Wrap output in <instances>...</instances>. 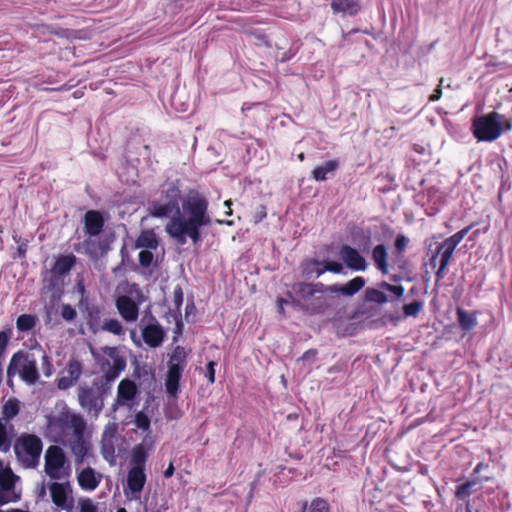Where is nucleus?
<instances>
[{"mask_svg":"<svg viewBox=\"0 0 512 512\" xmlns=\"http://www.w3.org/2000/svg\"><path fill=\"white\" fill-rule=\"evenodd\" d=\"M208 207L205 195L190 190L182 198L180 212L167 222L166 233L180 245L186 244L188 238L198 244L202 241L201 229L212 223Z\"/></svg>","mask_w":512,"mask_h":512,"instance_id":"1","label":"nucleus"},{"mask_svg":"<svg viewBox=\"0 0 512 512\" xmlns=\"http://www.w3.org/2000/svg\"><path fill=\"white\" fill-rule=\"evenodd\" d=\"M41 360V370L45 377L49 378L54 367L50 356L41 346L33 347L30 351H17L10 359L7 367L8 384L11 385L12 378L18 374L20 379L27 385H35L40 377L37 362Z\"/></svg>","mask_w":512,"mask_h":512,"instance_id":"2","label":"nucleus"},{"mask_svg":"<svg viewBox=\"0 0 512 512\" xmlns=\"http://www.w3.org/2000/svg\"><path fill=\"white\" fill-rule=\"evenodd\" d=\"M327 286L320 282H297L291 286L289 296L296 305L306 312L320 313L331 306L329 295L332 294L327 290Z\"/></svg>","mask_w":512,"mask_h":512,"instance_id":"3","label":"nucleus"},{"mask_svg":"<svg viewBox=\"0 0 512 512\" xmlns=\"http://www.w3.org/2000/svg\"><path fill=\"white\" fill-rule=\"evenodd\" d=\"M105 380L94 378L90 383L83 382L77 388L79 406L91 417L98 418L104 408V401L110 391Z\"/></svg>","mask_w":512,"mask_h":512,"instance_id":"4","label":"nucleus"},{"mask_svg":"<svg viewBox=\"0 0 512 512\" xmlns=\"http://www.w3.org/2000/svg\"><path fill=\"white\" fill-rule=\"evenodd\" d=\"M86 421L80 414L72 412L64 407L60 412L47 417V431L55 439L72 436L80 431H85Z\"/></svg>","mask_w":512,"mask_h":512,"instance_id":"5","label":"nucleus"},{"mask_svg":"<svg viewBox=\"0 0 512 512\" xmlns=\"http://www.w3.org/2000/svg\"><path fill=\"white\" fill-rule=\"evenodd\" d=\"M18 463L25 469H35L39 466L43 451V442L35 434L23 433L13 445Z\"/></svg>","mask_w":512,"mask_h":512,"instance_id":"6","label":"nucleus"},{"mask_svg":"<svg viewBox=\"0 0 512 512\" xmlns=\"http://www.w3.org/2000/svg\"><path fill=\"white\" fill-rule=\"evenodd\" d=\"M125 292L115 298V307L125 322L133 323L138 320L140 305L146 301V296L136 283L127 284Z\"/></svg>","mask_w":512,"mask_h":512,"instance_id":"7","label":"nucleus"},{"mask_svg":"<svg viewBox=\"0 0 512 512\" xmlns=\"http://www.w3.org/2000/svg\"><path fill=\"white\" fill-rule=\"evenodd\" d=\"M44 473L50 481L70 479L72 475L71 464L58 445L49 446L44 454Z\"/></svg>","mask_w":512,"mask_h":512,"instance_id":"8","label":"nucleus"},{"mask_svg":"<svg viewBox=\"0 0 512 512\" xmlns=\"http://www.w3.org/2000/svg\"><path fill=\"white\" fill-rule=\"evenodd\" d=\"M181 191L171 185L163 190L161 196L152 201L148 207L149 215L155 218H169V220L180 212Z\"/></svg>","mask_w":512,"mask_h":512,"instance_id":"9","label":"nucleus"},{"mask_svg":"<svg viewBox=\"0 0 512 512\" xmlns=\"http://www.w3.org/2000/svg\"><path fill=\"white\" fill-rule=\"evenodd\" d=\"M503 119H505V116L495 111L475 117L472 121V132L474 137L478 141H495L502 134Z\"/></svg>","mask_w":512,"mask_h":512,"instance_id":"10","label":"nucleus"},{"mask_svg":"<svg viewBox=\"0 0 512 512\" xmlns=\"http://www.w3.org/2000/svg\"><path fill=\"white\" fill-rule=\"evenodd\" d=\"M187 366V352L184 347L176 346L168 360V371L165 379L166 392L176 397L179 392V381Z\"/></svg>","mask_w":512,"mask_h":512,"instance_id":"11","label":"nucleus"},{"mask_svg":"<svg viewBox=\"0 0 512 512\" xmlns=\"http://www.w3.org/2000/svg\"><path fill=\"white\" fill-rule=\"evenodd\" d=\"M448 239L442 242L438 241V238L433 237L428 242V253L429 262L426 263L427 267H430L437 276V280L444 277L445 269L448 264Z\"/></svg>","mask_w":512,"mask_h":512,"instance_id":"12","label":"nucleus"},{"mask_svg":"<svg viewBox=\"0 0 512 512\" xmlns=\"http://www.w3.org/2000/svg\"><path fill=\"white\" fill-rule=\"evenodd\" d=\"M52 503L61 510L70 512L74 507L73 488L70 479L53 480L47 484Z\"/></svg>","mask_w":512,"mask_h":512,"instance_id":"13","label":"nucleus"},{"mask_svg":"<svg viewBox=\"0 0 512 512\" xmlns=\"http://www.w3.org/2000/svg\"><path fill=\"white\" fill-rule=\"evenodd\" d=\"M102 351L110 360L102 362L101 366L104 374L99 378L105 380L111 386V383L125 370L127 365L126 359L120 355L116 347L105 346L102 348Z\"/></svg>","mask_w":512,"mask_h":512,"instance_id":"14","label":"nucleus"},{"mask_svg":"<svg viewBox=\"0 0 512 512\" xmlns=\"http://www.w3.org/2000/svg\"><path fill=\"white\" fill-rule=\"evenodd\" d=\"M139 328L144 343L150 348H157L164 342L166 333L161 324L151 313L145 314L141 318Z\"/></svg>","mask_w":512,"mask_h":512,"instance_id":"15","label":"nucleus"},{"mask_svg":"<svg viewBox=\"0 0 512 512\" xmlns=\"http://www.w3.org/2000/svg\"><path fill=\"white\" fill-rule=\"evenodd\" d=\"M18 477L12 470L0 461V505L16 502L21 497V491L16 488Z\"/></svg>","mask_w":512,"mask_h":512,"instance_id":"16","label":"nucleus"},{"mask_svg":"<svg viewBox=\"0 0 512 512\" xmlns=\"http://www.w3.org/2000/svg\"><path fill=\"white\" fill-rule=\"evenodd\" d=\"M117 430L118 427L116 423H108L102 433L101 455L110 465H115L116 463L115 443Z\"/></svg>","mask_w":512,"mask_h":512,"instance_id":"17","label":"nucleus"},{"mask_svg":"<svg viewBox=\"0 0 512 512\" xmlns=\"http://www.w3.org/2000/svg\"><path fill=\"white\" fill-rule=\"evenodd\" d=\"M68 444L76 465L83 464L87 458L92 456L91 443L84 437V431L73 434Z\"/></svg>","mask_w":512,"mask_h":512,"instance_id":"18","label":"nucleus"},{"mask_svg":"<svg viewBox=\"0 0 512 512\" xmlns=\"http://www.w3.org/2000/svg\"><path fill=\"white\" fill-rule=\"evenodd\" d=\"M146 474L142 468L131 467L127 475V488L124 490L129 500H140V493L146 483Z\"/></svg>","mask_w":512,"mask_h":512,"instance_id":"19","label":"nucleus"},{"mask_svg":"<svg viewBox=\"0 0 512 512\" xmlns=\"http://www.w3.org/2000/svg\"><path fill=\"white\" fill-rule=\"evenodd\" d=\"M339 256L345 265L354 271H365L368 268L366 259L353 247L343 245L340 248Z\"/></svg>","mask_w":512,"mask_h":512,"instance_id":"20","label":"nucleus"},{"mask_svg":"<svg viewBox=\"0 0 512 512\" xmlns=\"http://www.w3.org/2000/svg\"><path fill=\"white\" fill-rule=\"evenodd\" d=\"M77 482L79 487L87 492L94 491L102 480V474L88 466L77 471Z\"/></svg>","mask_w":512,"mask_h":512,"instance_id":"21","label":"nucleus"},{"mask_svg":"<svg viewBox=\"0 0 512 512\" xmlns=\"http://www.w3.org/2000/svg\"><path fill=\"white\" fill-rule=\"evenodd\" d=\"M83 223L84 235L99 236L103 231L105 220L99 211L89 210L84 215Z\"/></svg>","mask_w":512,"mask_h":512,"instance_id":"22","label":"nucleus"},{"mask_svg":"<svg viewBox=\"0 0 512 512\" xmlns=\"http://www.w3.org/2000/svg\"><path fill=\"white\" fill-rule=\"evenodd\" d=\"M365 284H366L365 279L361 276H357V277L351 279L350 281H348L344 285H339V284L328 285L327 290L333 295L340 294L345 297H351V296L355 295L357 292H359L365 286Z\"/></svg>","mask_w":512,"mask_h":512,"instance_id":"23","label":"nucleus"},{"mask_svg":"<svg viewBox=\"0 0 512 512\" xmlns=\"http://www.w3.org/2000/svg\"><path fill=\"white\" fill-rule=\"evenodd\" d=\"M360 0H332L331 9L335 14H342L343 16H354L361 10Z\"/></svg>","mask_w":512,"mask_h":512,"instance_id":"24","label":"nucleus"},{"mask_svg":"<svg viewBox=\"0 0 512 512\" xmlns=\"http://www.w3.org/2000/svg\"><path fill=\"white\" fill-rule=\"evenodd\" d=\"M137 392L136 385L129 379H123L118 385L117 400L119 405H127Z\"/></svg>","mask_w":512,"mask_h":512,"instance_id":"25","label":"nucleus"},{"mask_svg":"<svg viewBox=\"0 0 512 512\" xmlns=\"http://www.w3.org/2000/svg\"><path fill=\"white\" fill-rule=\"evenodd\" d=\"M75 262L76 257L73 254L61 255L55 259L51 271L55 276L65 275L73 268Z\"/></svg>","mask_w":512,"mask_h":512,"instance_id":"26","label":"nucleus"},{"mask_svg":"<svg viewBox=\"0 0 512 512\" xmlns=\"http://www.w3.org/2000/svg\"><path fill=\"white\" fill-rule=\"evenodd\" d=\"M81 245L85 253L92 258H96L104 253V246L99 240V236L85 235Z\"/></svg>","mask_w":512,"mask_h":512,"instance_id":"27","label":"nucleus"},{"mask_svg":"<svg viewBox=\"0 0 512 512\" xmlns=\"http://www.w3.org/2000/svg\"><path fill=\"white\" fill-rule=\"evenodd\" d=\"M477 312H468L460 307L457 308L459 326L464 331H470L477 326Z\"/></svg>","mask_w":512,"mask_h":512,"instance_id":"28","label":"nucleus"},{"mask_svg":"<svg viewBox=\"0 0 512 512\" xmlns=\"http://www.w3.org/2000/svg\"><path fill=\"white\" fill-rule=\"evenodd\" d=\"M149 456V447L144 443L136 445L132 449L131 464L132 467L142 468L145 471V464Z\"/></svg>","mask_w":512,"mask_h":512,"instance_id":"29","label":"nucleus"},{"mask_svg":"<svg viewBox=\"0 0 512 512\" xmlns=\"http://www.w3.org/2000/svg\"><path fill=\"white\" fill-rule=\"evenodd\" d=\"M338 167V162L336 160H329L324 164L317 166L313 171L312 175L316 181H324L327 180L330 175H333Z\"/></svg>","mask_w":512,"mask_h":512,"instance_id":"30","label":"nucleus"},{"mask_svg":"<svg viewBox=\"0 0 512 512\" xmlns=\"http://www.w3.org/2000/svg\"><path fill=\"white\" fill-rule=\"evenodd\" d=\"M14 432V426L11 423L0 419V452H8L11 449L10 435Z\"/></svg>","mask_w":512,"mask_h":512,"instance_id":"31","label":"nucleus"},{"mask_svg":"<svg viewBox=\"0 0 512 512\" xmlns=\"http://www.w3.org/2000/svg\"><path fill=\"white\" fill-rule=\"evenodd\" d=\"M387 251L383 244H379L374 247L372 251V259L375 263V266L383 273H388V264H387Z\"/></svg>","mask_w":512,"mask_h":512,"instance_id":"32","label":"nucleus"},{"mask_svg":"<svg viewBox=\"0 0 512 512\" xmlns=\"http://www.w3.org/2000/svg\"><path fill=\"white\" fill-rule=\"evenodd\" d=\"M136 246L139 248H146L148 250L156 249L158 246V240L153 230L142 231L139 235Z\"/></svg>","mask_w":512,"mask_h":512,"instance_id":"33","label":"nucleus"},{"mask_svg":"<svg viewBox=\"0 0 512 512\" xmlns=\"http://www.w3.org/2000/svg\"><path fill=\"white\" fill-rule=\"evenodd\" d=\"M19 413V404L16 399H9L2 408V418L4 422L10 423Z\"/></svg>","mask_w":512,"mask_h":512,"instance_id":"34","label":"nucleus"},{"mask_svg":"<svg viewBox=\"0 0 512 512\" xmlns=\"http://www.w3.org/2000/svg\"><path fill=\"white\" fill-rule=\"evenodd\" d=\"M100 329L115 336H121L125 334V329L122 323L115 318L106 319L101 325Z\"/></svg>","mask_w":512,"mask_h":512,"instance_id":"35","label":"nucleus"},{"mask_svg":"<svg viewBox=\"0 0 512 512\" xmlns=\"http://www.w3.org/2000/svg\"><path fill=\"white\" fill-rule=\"evenodd\" d=\"M64 372L69 376L72 380L78 382L82 373H83V365L77 359H70L65 367Z\"/></svg>","mask_w":512,"mask_h":512,"instance_id":"36","label":"nucleus"},{"mask_svg":"<svg viewBox=\"0 0 512 512\" xmlns=\"http://www.w3.org/2000/svg\"><path fill=\"white\" fill-rule=\"evenodd\" d=\"M36 320L34 315L22 314L16 320V328L20 332H27L35 326Z\"/></svg>","mask_w":512,"mask_h":512,"instance_id":"37","label":"nucleus"},{"mask_svg":"<svg viewBox=\"0 0 512 512\" xmlns=\"http://www.w3.org/2000/svg\"><path fill=\"white\" fill-rule=\"evenodd\" d=\"M365 299L368 302H374L377 304H384L388 301L387 295L381 288H367L365 290Z\"/></svg>","mask_w":512,"mask_h":512,"instance_id":"38","label":"nucleus"},{"mask_svg":"<svg viewBox=\"0 0 512 512\" xmlns=\"http://www.w3.org/2000/svg\"><path fill=\"white\" fill-rule=\"evenodd\" d=\"M305 272L309 276L314 275L316 278L320 277L326 272V270H324V261L316 259L308 261L305 267Z\"/></svg>","mask_w":512,"mask_h":512,"instance_id":"39","label":"nucleus"},{"mask_svg":"<svg viewBox=\"0 0 512 512\" xmlns=\"http://www.w3.org/2000/svg\"><path fill=\"white\" fill-rule=\"evenodd\" d=\"M86 313H87V322L90 327V329L93 332L98 331V321L100 318V310L96 306H88L86 307Z\"/></svg>","mask_w":512,"mask_h":512,"instance_id":"40","label":"nucleus"},{"mask_svg":"<svg viewBox=\"0 0 512 512\" xmlns=\"http://www.w3.org/2000/svg\"><path fill=\"white\" fill-rule=\"evenodd\" d=\"M303 512H330L329 505L322 498H315L309 505H306Z\"/></svg>","mask_w":512,"mask_h":512,"instance_id":"41","label":"nucleus"},{"mask_svg":"<svg viewBox=\"0 0 512 512\" xmlns=\"http://www.w3.org/2000/svg\"><path fill=\"white\" fill-rule=\"evenodd\" d=\"M475 485L474 481H467L461 484L456 490V497L460 500H465L473 493Z\"/></svg>","mask_w":512,"mask_h":512,"instance_id":"42","label":"nucleus"},{"mask_svg":"<svg viewBox=\"0 0 512 512\" xmlns=\"http://www.w3.org/2000/svg\"><path fill=\"white\" fill-rule=\"evenodd\" d=\"M380 288L385 292L392 293L397 299L401 298L404 294V287L402 285H392L387 282H382Z\"/></svg>","mask_w":512,"mask_h":512,"instance_id":"43","label":"nucleus"},{"mask_svg":"<svg viewBox=\"0 0 512 512\" xmlns=\"http://www.w3.org/2000/svg\"><path fill=\"white\" fill-rule=\"evenodd\" d=\"M470 227H466L459 232L455 233L454 235L450 236V256L452 255L453 250L455 247L463 240L465 235L468 233Z\"/></svg>","mask_w":512,"mask_h":512,"instance_id":"44","label":"nucleus"},{"mask_svg":"<svg viewBox=\"0 0 512 512\" xmlns=\"http://www.w3.org/2000/svg\"><path fill=\"white\" fill-rule=\"evenodd\" d=\"M135 425L137 428L147 431L150 428V419L145 413L139 412L135 416Z\"/></svg>","mask_w":512,"mask_h":512,"instance_id":"45","label":"nucleus"},{"mask_svg":"<svg viewBox=\"0 0 512 512\" xmlns=\"http://www.w3.org/2000/svg\"><path fill=\"white\" fill-rule=\"evenodd\" d=\"M80 512H97V505L90 498H82L78 502Z\"/></svg>","mask_w":512,"mask_h":512,"instance_id":"46","label":"nucleus"},{"mask_svg":"<svg viewBox=\"0 0 512 512\" xmlns=\"http://www.w3.org/2000/svg\"><path fill=\"white\" fill-rule=\"evenodd\" d=\"M324 270L335 274H341L344 272L343 265L340 262L331 260H324Z\"/></svg>","mask_w":512,"mask_h":512,"instance_id":"47","label":"nucleus"},{"mask_svg":"<svg viewBox=\"0 0 512 512\" xmlns=\"http://www.w3.org/2000/svg\"><path fill=\"white\" fill-rule=\"evenodd\" d=\"M139 263L142 267L148 268L153 261V253L148 250H142L138 254Z\"/></svg>","mask_w":512,"mask_h":512,"instance_id":"48","label":"nucleus"},{"mask_svg":"<svg viewBox=\"0 0 512 512\" xmlns=\"http://www.w3.org/2000/svg\"><path fill=\"white\" fill-rule=\"evenodd\" d=\"M421 308L422 303L414 301L412 303L404 305L403 310L406 316H416L420 312Z\"/></svg>","mask_w":512,"mask_h":512,"instance_id":"49","label":"nucleus"},{"mask_svg":"<svg viewBox=\"0 0 512 512\" xmlns=\"http://www.w3.org/2000/svg\"><path fill=\"white\" fill-rule=\"evenodd\" d=\"M77 382L72 380L69 376L63 375L57 379V387L60 390H67L73 387Z\"/></svg>","mask_w":512,"mask_h":512,"instance_id":"50","label":"nucleus"},{"mask_svg":"<svg viewBox=\"0 0 512 512\" xmlns=\"http://www.w3.org/2000/svg\"><path fill=\"white\" fill-rule=\"evenodd\" d=\"M61 316L66 321H72L76 317V311L71 305L64 304L62 306Z\"/></svg>","mask_w":512,"mask_h":512,"instance_id":"51","label":"nucleus"},{"mask_svg":"<svg viewBox=\"0 0 512 512\" xmlns=\"http://www.w3.org/2000/svg\"><path fill=\"white\" fill-rule=\"evenodd\" d=\"M215 365L214 361H209L206 366L205 377L211 384L215 382Z\"/></svg>","mask_w":512,"mask_h":512,"instance_id":"52","label":"nucleus"},{"mask_svg":"<svg viewBox=\"0 0 512 512\" xmlns=\"http://www.w3.org/2000/svg\"><path fill=\"white\" fill-rule=\"evenodd\" d=\"M408 244V238L405 237L404 235H398L396 237V240H395V248L399 251V252H402L406 246Z\"/></svg>","mask_w":512,"mask_h":512,"instance_id":"53","label":"nucleus"},{"mask_svg":"<svg viewBox=\"0 0 512 512\" xmlns=\"http://www.w3.org/2000/svg\"><path fill=\"white\" fill-rule=\"evenodd\" d=\"M317 353L318 352L316 349H308L307 351H305L303 353V355L301 356L299 361L301 360V361H307V362L313 363L315 361Z\"/></svg>","mask_w":512,"mask_h":512,"instance_id":"54","label":"nucleus"},{"mask_svg":"<svg viewBox=\"0 0 512 512\" xmlns=\"http://www.w3.org/2000/svg\"><path fill=\"white\" fill-rule=\"evenodd\" d=\"M174 465L173 463H170L168 465V467L165 469V471L163 472V475L165 478H170L172 477V475L174 474Z\"/></svg>","mask_w":512,"mask_h":512,"instance_id":"55","label":"nucleus"},{"mask_svg":"<svg viewBox=\"0 0 512 512\" xmlns=\"http://www.w3.org/2000/svg\"><path fill=\"white\" fill-rule=\"evenodd\" d=\"M257 39L259 40L260 44H263L265 46H269L270 45L269 41H268V39H267V37L265 35L260 34V35L257 36Z\"/></svg>","mask_w":512,"mask_h":512,"instance_id":"56","label":"nucleus"},{"mask_svg":"<svg viewBox=\"0 0 512 512\" xmlns=\"http://www.w3.org/2000/svg\"><path fill=\"white\" fill-rule=\"evenodd\" d=\"M440 91L439 90H436L435 93H433L431 96H430V100L431 101H436L440 98Z\"/></svg>","mask_w":512,"mask_h":512,"instance_id":"57","label":"nucleus"},{"mask_svg":"<svg viewBox=\"0 0 512 512\" xmlns=\"http://www.w3.org/2000/svg\"><path fill=\"white\" fill-rule=\"evenodd\" d=\"M484 467V464L482 462L478 463L477 466L474 469V473H479L480 470Z\"/></svg>","mask_w":512,"mask_h":512,"instance_id":"58","label":"nucleus"},{"mask_svg":"<svg viewBox=\"0 0 512 512\" xmlns=\"http://www.w3.org/2000/svg\"><path fill=\"white\" fill-rule=\"evenodd\" d=\"M285 303H287V302H286V300H284V299H282V298H281V299H279V301H278V307H279V310H282V309H283V305H284Z\"/></svg>","mask_w":512,"mask_h":512,"instance_id":"59","label":"nucleus"},{"mask_svg":"<svg viewBox=\"0 0 512 512\" xmlns=\"http://www.w3.org/2000/svg\"><path fill=\"white\" fill-rule=\"evenodd\" d=\"M79 292L83 295L85 293V287L83 284H78Z\"/></svg>","mask_w":512,"mask_h":512,"instance_id":"60","label":"nucleus"},{"mask_svg":"<svg viewBox=\"0 0 512 512\" xmlns=\"http://www.w3.org/2000/svg\"><path fill=\"white\" fill-rule=\"evenodd\" d=\"M137 512H148L147 506L143 505L141 509H139Z\"/></svg>","mask_w":512,"mask_h":512,"instance_id":"61","label":"nucleus"},{"mask_svg":"<svg viewBox=\"0 0 512 512\" xmlns=\"http://www.w3.org/2000/svg\"><path fill=\"white\" fill-rule=\"evenodd\" d=\"M511 126H512V124L510 123V121H507L506 122V129L507 130L511 129Z\"/></svg>","mask_w":512,"mask_h":512,"instance_id":"62","label":"nucleus"},{"mask_svg":"<svg viewBox=\"0 0 512 512\" xmlns=\"http://www.w3.org/2000/svg\"><path fill=\"white\" fill-rule=\"evenodd\" d=\"M117 512H127V511H126V509H124V508H119V509L117 510Z\"/></svg>","mask_w":512,"mask_h":512,"instance_id":"63","label":"nucleus"},{"mask_svg":"<svg viewBox=\"0 0 512 512\" xmlns=\"http://www.w3.org/2000/svg\"><path fill=\"white\" fill-rule=\"evenodd\" d=\"M298 157H299V159L302 161V160L304 159V155H303V153L299 154V156H298Z\"/></svg>","mask_w":512,"mask_h":512,"instance_id":"64","label":"nucleus"}]
</instances>
